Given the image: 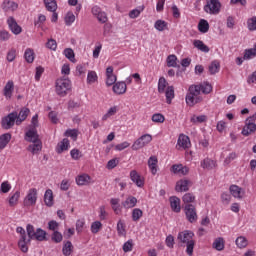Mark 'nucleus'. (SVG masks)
<instances>
[{"instance_id":"49530a36","label":"nucleus","mask_w":256,"mask_h":256,"mask_svg":"<svg viewBox=\"0 0 256 256\" xmlns=\"http://www.w3.org/2000/svg\"><path fill=\"white\" fill-rule=\"evenodd\" d=\"M101 229H103V224L101 223V221H94L90 226V230L93 235H97V233H99Z\"/></svg>"},{"instance_id":"bb28decb","label":"nucleus","mask_w":256,"mask_h":256,"mask_svg":"<svg viewBox=\"0 0 256 256\" xmlns=\"http://www.w3.org/2000/svg\"><path fill=\"white\" fill-rule=\"evenodd\" d=\"M137 206V198L135 196L129 195L123 202L122 207L124 209H133V207Z\"/></svg>"},{"instance_id":"774afa93","label":"nucleus","mask_w":256,"mask_h":256,"mask_svg":"<svg viewBox=\"0 0 256 256\" xmlns=\"http://www.w3.org/2000/svg\"><path fill=\"white\" fill-rule=\"evenodd\" d=\"M48 229L49 231H57V229H59V223L55 220H51L48 222Z\"/></svg>"},{"instance_id":"f8f14e48","label":"nucleus","mask_w":256,"mask_h":256,"mask_svg":"<svg viewBox=\"0 0 256 256\" xmlns=\"http://www.w3.org/2000/svg\"><path fill=\"white\" fill-rule=\"evenodd\" d=\"M92 15L96 17L99 21V23H107L109 21V18L107 17V13L103 10H101V7L99 6H94L92 7Z\"/></svg>"},{"instance_id":"ddd939ff","label":"nucleus","mask_w":256,"mask_h":256,"mask_svg":"<svg viewBox=\"0 0 256 256\" xmlns=\"http://www.w3.org/2000/svg\"><path fill=\"white\" fill-rule=\"evenodd\" d=\"M1 8L5 13H13L19 9V4L13 0H4L1 4Z\"/></svg>"},{"instance_id":"473e14b6","label":"nucleus","mask_w":256,"mask_h":256,"mask_svg":"<svg viewBox=\"0 0 256 256\" xmlns=\"http://www.w3.org/2000/svg\"><path fill=\"white\" fill-rule=\"evenodd\" d=\"M212 248L216 251H223L225 249V239L223 237H218L214 240Z\"/></svg>"},{"instance_id":"423d86ee","label":"nucleus","mask_w":256,"mask_h":256,"mask_svg":"<svg viewBox=\"0 0 256 256\" xmlns=\"http://www.w3.org/2000/svg\"><path fill=\"white\" fill-rule=\"evenodd\" d=\"M256 113L250 116L249 118L246 119L245 125L242 128V135L244 137H249V135H253L256 131Z\"/></svg>"},{"instance_id":"f257e3e1","label":"nucleus","mask_w":256,"mask_h":256,"mask_svg":"<svg viewBox=\"0 0 256 256\" xmlns=\"http://www.w3.org/2000/svg\"><path fill=\"white\" fill-rule=\"evenodd\" d=\"M211 91H213V86H211L209 82H204L199 85H191L186 95L187 105H189V107H193V105L201 103V101H203V98L201 97V92L204 93V95H209Z\"/></svg>"},{"instance_id":"4d7b16f0","label":"nucleus","mask_w":256,"mask_h":256,"mask_svg":"<svg viewBox=\"0 0 256 256\" xmlns=\"http://www.w3.org/2000/svg\"><path fill=\"white\" fill-rule=\"evenodd\" d=\"M247 29L250 31H256V16H253L247 20Z\"/></svg>"},{"instance_id":"58836bf2","label":"nucleus","mask_w":256,"mask_h":256,"mask_svg":"<svg viewBox=\"0 0 256 256\" xmlns=\"http://www.w3.org/2000/svg\"><path fill=\"white\" fill-rule=\"evenodd\" d=\"M73 243L71 241H66L63 244L62 253L64 256H70L73 253Z\"/></svg>"},{"instance_id":"f3484780","label":"nucleus","mask_w":256,"mask_h":256,"mask_svg":"<svg viewBox=\"0 0 256 256\" xmlns=\"http://www.w3.org/2000/svg\"><path fill=\"white\" fill-rule=\"evenodd\" d=\"M115 83H117V75L113 73V66H109L106 68V85L107 87H111Z\"/></svg>"},{"instance_id":"f704fd0d","label":"nucleus","mask_w":256,"mask_h":256,"mask_svg":"<svg viewBox=\"0 0 256 256\" xmlns=\"http://www.w3.org/2000/svg\"><path fill=\"white\" fill-rule=\"evenodd\" d=\"M119 111V106H112L108 109L107 113L102 116V121H107V119H111V117L117 115Z\"/></svg>"},{"instance_id":"dca6fc26","label":"nucleus","mask_w":256,"mask_h":256,"mask_svg":"<svg viewBox=\"0 0 256 256\" xmlns=\"http://www.w3.org/2000/svg\"><path fill=\"white\" fill-rule=\"evenodd\" d=\"M229 191L235 199H243L245 197V189L239 187L238 185H231Z\"/></svg>"},{"instance_id":"603ef678","label":"nucleus","mask_w":256,"mask_h":256,"mask_svg":"<svg viewBox=\"0 0 256 256\" xmlns=\"http://www.w3.org/2000/svg\"><path fill=\"white\" fill-rule=\"evenodd\" d=\"M64 55L66 57V59H69V61H71L72 63H75V52L73 51V49L71 48H66L64 50Z\"/></svg>"},{"instance_id":"37998d69","label":"nucleus","mask_w":256,"mask_h":256,"mask_svg":"<svg viewBox=\"0 0 256 256\" xmlns=\"http://www.w3.org/2000/svg\"><path fill=\"white\" fill-rule=\"evenodd\" d=\"M24 59L27 63H33L35 61V51L31 48H27L24 53Z\"/></svg>"},{"instance_id":"9b49d317","label":"nucleus","mask_w":256,"mask_h":256,"mask_svg":"<svg viewBox=\"0 0 256 256\" xmlns=\"http://www.w3.org/2000/svg\"><path fill=\"white\" fill-rule=\"evenodd\" d=\"M193 185L191 180L187 178L180 179L176 182L175 191L178 193H183L189 191V188Z\"/></svg>"},{"instance_id":"6ab92c4d","label":"nucleus","mask_w":256,"mask_h":256,"mask_svg":"<svg viewBox=\"0 0 256 256\" xmlns=\"http://www.w3.org/2000/svg\"><path fill=\"white\" fill-rule=\"evenodd\" d=\"M148 168L153 175H157L159 169V159L157 156H150L148 159Z\"/></svg>"},{"instance_id":"de8ad7c7","label":"nucleus","mask_w":256,"mask_h":256,"mask_svg":"<svg viewBox=\"0 0 256 256\" xmlns=\"http://www.w3.org/2000/svg\"><path fill=\"white\" fill-rule=\"evenodd\" d=\"M65 137H71L73 141H77V137H79V130L77 129H68L64 133Z\"/></svg>"},{"instance_id":"6e6552de","label":"nucleus","mask_w":256,"mask_h":256,"mask_svg":"<svg viewBox=\"0 0 256 256\" xmlns=\"http://www.w3.org/2000/svg\"><path fill=\"white\" fill-rule=\"evenodd\" d=\"M37 188H30L24 198V207H35L37 205Z\"/></svg>"},{"instance_id":"2f4dec72","label":"nucleus","mask_w":256,"mask_h":256,"mask_svg":"<svg viewBox=\"0 0 256 256\" xmlns=\"http://www.w3.org/2000/svg\"><path fill=\"white\" fill-rule=\"evenodd\" d=\"M76 183L77 185H80V186L89 185V183H91V176L87 174H81L76 177Z\"/></svg>"},{"instance_id":"3c124183","label":"nucleus","mask_w":256,"mask_h":256,"mask_svg":"<svg viewBox=\"0 0 256 256\" xmlns=\"http://www.w3.org/2000/svg\"><path fill=\"white\" fill-rule=\"evenodd\" d=\"M18 247L22 253H27V251H29V247H27V238H20Z\"/></svg>"},{"instance_id":"e2e57ef3","label":"nucleus","mask_w":256,"mask_h":256,"mask_svg":"<svg viewBox=\"0 0 256 256\" xmlns=\"http://www.w3.org/2000/svg\"><path fill=\"white\" fill-rule=\"evenodd\" d=\"M9 191H11V184L9 181L2 182L0 186V193H9Z\"/></svg>"},{"instance_id":"ea45409f","label":"nucleus","mask_w":256,"mask_h":256,"mask_svg":"<svg viewBox=\"0 0 256 256\" xmlns=\"http://www.w3.org/2000/svg\"><path fill=\"white\" fill-rule=\"evenodd\" d=\"M201 167L203 169H215V167H217V162H215L214 160H211L209 158H205L201 162Z\"/></svg>"},{"instance_id":"a878e982","label":"nucleus","mask_w":256,"mask_h":256,"mask_svg":"<svg viewBox=\"0 0 256 256\" xmlns=\"http://www.w3.org/2000/svg\"><path fill=\"white\" fill-rule=\"evenodd\" d=\"M70 142L69 139L64 138L62 141H60L56 146V153L58 155H61V153H64V151H69Z\"/></svg>"},{"instance_id":"7ed1b4c3","label":"nucleus","mask_w":256,"mask_h":256,"mask_svg":"<svg viewBox=\"0 0 256 256\" xmlns=\"http://www.w3.org/2000/svg\"><path fill=\"white\" fill-rule=\"evenodd\" d=\"M158 93H165L166 103H168V105H171L173 99H175V88L169 86L165 77H160L158 80Z\"/></svg>"},{"instance_id":"72a5a7b5","label":"nucleus","mask_w":256,"mask_h":256,"mask_svg":"<svg viewBox=\"0 0 256 256\" xmlns=\"http://www.w3.org/2000/svg\"><path fill=\"white\" fill-rule=\"evenodd\" d=\"M99 81V76L97 75V72L90 70L87 74V85H93L94 83H97Z\"/></svg>"},{"instance_id":"0eeeda50","label":"nucleus","mask_w":256,"mask_h":256,"mask_svg":"<svg viewBox=\"0 0 256 256\" xmlns=\"http://www.w3.org/2000/svg\"><path fill=\"white\" fill-rule=\"evenodd\" d=\"M204 11L208 15H219L221 13V2L219 0H206Z\"/></svg>"},{"instance_id":"4468645a","label":"nucleus","mask_w":256,"mask_h":256,"mask_svg":"<svg viewBox=\"0 0 256 256\" xmlns=\"http://www.w3.org/2000/svg\"><path fill=\"white\" fill-rule=\"evenodd\" d=\"M25 141L28 143H37L41 142V139H39V134L37 133V129L30 128L26 133L24 137Z\"/></svg>"},{"instance_id":"a211bd4d","label":"nucleus","mask_w":256,"mask_h":256,"mask_svg":"<svg viewBox=\"0 0 256 256\" xmlns=\"http://www.w3.org/2000/svg\"><path fill=\"white\" fill-rule=\"evenodd\" d=\"M177 146L180 149H189L191 147V139L185 134H180L177 141Z\"/></svg>"},{"instance_id":"e433bc0d","label":"nucleus","mask_w":256,"mask_h":256,"mask_svg":"<svg viewBox=\"0 0 256 256\" xmlns=\"http://www.w3.org/2000/svg\"><path fill=\"white\" fill-rule=\"evenodd\" d=\"M208 69H209L210 75H215L216 73H219L221 69V63H219L218 60H214L209 65Z\"/></svg>"},{"instance_id":"b1692460","label":"nucleus","mask_w":256,"mask_h":256,"mask_svg":"<svg viewBox=\"0 0 256 256\" xmlns=\"http://www.w3.org/2000/svg\"><path fill=\"white\" fill-rule=\"evenodd\" d=\"M169 201L172 211H174V213H181V199L177 196H172Z\"/></svg>"},{"instance_id":"20e7f679","label":"nucleus","mask_w":256,"mask_h":256,"mask_svg":"<svg viewBox=\"0 0 256 256\" xmlns=\"http://www.w3.org/2000/svg\"><path fill=\"white\" fill-rule=\"evenodd\" d=\"M71 80L69 78H59L56 80V93L59 97H65L71 91Z\"/></svg>"},{"instance_id":"a19ab883","label":"nucleus","mask_w":256,"mask_h":256,"mask_svg":"<svg viewBox=\"0 0 256 256\" xmlns=\"http://www.w3.org/2000/svg\"><path fill=\"white\" fill-rule=\"evenodd\" d=\"M236 247H238V249H245V247H247L249 245V241L247 240V238L245 236H239L236 238Z\"/></svg>"},{"instance_id":"2eb2a0df","label":"nucleus","mask_w":256,"mask_h":256,"mask_svg":"<svg viewBox=\"0 0 256 256\" xmlns=\"http://www.w3.org/2000/svg\"><path fill=\"white\" fill-rule=\"evenodd\" d=\"M130 179L140 188L145 186V178L137 170L130 171Z\"/></svg>"},{"instance_id":"09e8293b","label":"nucleus","mask_w":256,"mask_h":256,"mask_svg":"<svg viewBox=\"0 0 256 256\" xmlns=\"http://www.w3.org/2000/svg\"><path fill=\"white\" fill-rule=\"evenodd\" d=\"M191 123H194V125H197V123H205L207 121V116L205 115H193L190 119Z\"/></svg>"},{"instance_id":"680f3d73","label":"nucleus","mask_w":256,"mask_h":256,"mask_svg":"<svg viewBox=\"0 0 256 256\" xmlns=\"http://www.w3.org/2000/svg\"><path fill=\"white\" fill-rule=\"evenodd\" d=\"M166 61L168 67H177V56L169 55Z\"/></svg>"},{"instance_id":"393cba45","label":"nucleus","mask_w":256,"mask_h":256,"mask_svg":"<svg viewBox=\"0 0 256 256\" xmlns=\"http://www.w3.org/2000/svg\"><path fill=\"white\" fill-rule=\"evenodd\" d=\"M31 113V110L29 108H22L19 113H17V118H16V125H21L23 121L29 117V114Z\"/></svg>"},{"instance_id":"052dcab7","label":"nucleus","mask_w":256,"mask_h":256,"mask_svg":"<svg viewBox=\"0 0 256 256\" xmlns=\"http://www.w3.org/2000/svg\"><path fill=\"white\" fill-rule=\"evenodd\" d=\"M51 239L54 243H61V241H63V234L59 231H55L52 233Z\"/></svg>"},{"instance_id":"c85d7f7f","label":"nucleus","mask_w":256,"mask_h":256,"mask_svg":"<svg viewBox=\"0 0 256 256\" xmlns=\"http://www.w3.org/2000/svg\"><path fill=\"white\" fill-rule=\"evenodd\" d=\"M44 203L47 207H53V190L47 189L44 194Z\"/></svg>"},{"instance_id":"cd10ccee","label":"nucleus","mask_w":256,"mask_h":256,"mask_svg":"<svg viewBox=\"0 0 256 256\" xmlns=\"http://www.w3.org/2000/svg\"><path fill=\"white\" fill-rule=\"evenodd\" d=\"M43 149V142H34L27 147V151L32 155H37Z\"/></svg>"},{"instance_id":"4c0bfd02","label":"nucleus","mask_w":256,"mask_h":256,"mask_svg":"<svg viewBox=\"0 0 256 256\" xmlns=\"http://www.w3.org/2000/svg\"><path fill=\"white\" fill-rule=\"evenodd\" d=\"M33 239H36V241H47V232L41 228H37Z\"/></svg>"},{"instance_id":"39448f33","label":"nucleus","mask_w":256,"mask_h":256,"mask_svg":"<svg viewBox=\"0 0 256 256\" xmlns=\"http://www.w3.org/2000/svg\"><path fill=\"white\" fill-rule=\"evenodd\" d=\"M15 125H17V111L9 113L1 119V127L6 131H9V129H13Z\"/></svg>"},{"instance_id":"5701e85b","label":"nucleus","mask_w":256,"mask_h":256,"mask_svg":"<svg viewBox=\"0 0 256 256\" xmlns=\"http://www.w3.org/2000/svg\"><path fill=\"white\" fill-rule=\"evenodd\" d=\"M112 89L116 95H125V93H127V83L116 82V83H114Z\"/></svg>"},{"instance_id":"864d4df0","label":"nucleus","mask_w":256,"mask_h":256,"mask_svg":"<svg viewBox=\"0 0 256 256\" xmlns=\"http://www.w3.org/2000/svg\"><path fill=\"white\" fill-rule=\"evenodd\" d=\"M17 58V50L15 48H12L8 51L6 59L9 63H13L15 59Z\"/></svg>"},{"instance_id":"9d476101","label":"nucleus","mask_w":256,"mask_h":256,"mask_svg":"<svg viewBox=\"0 0 256 256\" xmlns=\"http://www.w3.org/2000/svg\"><path fill=\"white\" fill-rule=\"evenodd\" d=\"M184 213L186 216L187 221L189 223H195L197 222L198 216H197V209L192 204H187L184 207Z\"/></svg>"},{"instance_id":"c9c22d12","label":"nucleus","mask_w":256,"mask_h":256,"mask_svg":"<svg viewBox=\"0 0 256 256\" xmlns=\"http://www.w3.org/2000/svg\"><path fill=\"white\" fill-rule=\"evenodd\" d=\"M117 234H118V237L127 236V229L125 226V222L123 220H119L117 223Z\"/></svg>"},{"instance_id":"412c9836","label":"nucleus","mask_w":256,"mask_h":256,"mask_svg":"<svg viewBox=\"0 0 256 256\" xmlns=\"http://www.w3.org/2000/svg\"><path fill=\"white\" fill-rule=\"evenodd\" d=\"M13 91H15V83L13 80H9L3 89V95L7 99H11L13 97Z\"/></svg>"},{"instance_id":"aec40b11","label":"nucleus","mask_w":256,"mask_h":256,"mask_svg":"<svg viewBox=\"0 0 256 256\" xmlns=\"http://www.w3.org/2000/svg\"><path fill=\"white\" fill-rule=\"evenodd\" d=\"M7 24L9 26L10 31H12V33H14V35H20V33L23 31L21 26H19V24H17V21H15V18H13V17L8 18Z\"/></svg>"},{"instance_id":"a18cd8bd","label":"nucleus","mask_w":256,"mask_h":256,"mask_svg":"<svg viewBox=\"0 0 256 256\" xmlns=\"http://www.w3.org/2000/svg\"><path fill=\"white\" fill-rule=\"evenodd\" d=\"M44 5L47 11H51L52 13L57 11V1L55 0H44Z\"/></svg>"},{"instance_id":"c756f323","label":"nucleus","mask_w":256,"mask_h":256,"mask_svg":"<svg viewBox=\"0 0 256 256\" xmlns=\"http://www.w3.org/2000/svg\"><path fill=\"white\" fill-rule=\"evenodd\" d=\"M11 142V133H5L0 136V151H3Z\"/></svg>"},{"instance_id":"13d9d810","label":"nucleus","mask_w":256,"mask_h":256,"mask_svg":"<svg viewBox=\"0 0 256 256\" xmlns=\"http://www.w3.org/2000/svg\"><path fill=\"white\" fill-rule=\"evenodd\" d=\"M75 23V14L68 12L65 17V24L69 27Z\"/></svg>"},{"instance_id":"1a4fd4ad","label":"nucleus","mask_w":256,"mask_h":256,"mask_svg":"<svg viewBox=\"0 0 256 256\" xmlns=\"http://www.w3.org/2000/svg\"><path fill=\"white\" fill-rule=\"evenodd\" d=\"M151 141H153L151 134H144L133 143L132 150L139 151V149H143L145 145H149Z\"/></svg>"},{"instance_id":"f03ea898","label":"nucleus","mask_w":256,"mask_h":256,"mask_svg":"<svg viewBox=\"0 0 256 256\" xmlns=\"http://www.w3.org/2000/svg\"><path fill=\"white\" fill-rule=\"evenodd\" d=\"M195 234L189 230H184L178 234V241L186 245V253L189 256L193 255V249H195V240H193Z\"/></svg>"},{"instance_id":"7c9ffc66","label":"nucleus","mask_w":256,"mask_h":256,"mask_svg":"<svg viewBox=\"0 0 256 256\" xmlns=\"http://www.w3.org/2000/svg\"><path fill=\"white\" fill-rule=\"evenodd\" d=\"M193 46L202 53H209L210 51L209 46H207L202 40H194Z\"/></svg>"},{"instance_id":"338daca9","label":"nucleus","mask_w":256,"mask_h":256,"mask_svg":"<svg viewBox=\"0 0 256 256\" xmlns=\"http://www.w3.org/2000/svg\"><path fill=\"white\" fill-rule=\"evenodd\" d=\"M123 251L124 253H129L133 251V240H128L127 242L124 243Z\"/></svg>"},{"instance_id":"8fccbe9b","label":"nucleus","mask_w":256,"mask_h":256,"mask_svg":"<svg viewBox=\"0 0 256 256\" xmlns=\"http://www.w3.org/2000/svg\"><path fill=\"white\" fill-rule=\"evenodd\" d=\"M183 203L185 205H189V203H194L195 202V195L193 193H186L182 197Z\"/></svg>"},{"instance_id":"6e6d98bb","label":"nucleus","mask_w":256,"mask_h":256,"mask_svg":"<svg viewBox=\"0 0 256 256\" xmlns=\"http://www.w3.org/2000/svg\"><path fill=\"white\" fill-rule=\"evenodd\" d=\"M154 27L157 31H165V29H167V22L164 20H157Z\"/></svg>"},{"instance_id":"0e129e2a","label":"nucleus","mask_w":256,"mask_h":256,"mask_svg":"<svg viewBox=\"0 0 256 256\" xmlns=\"http://www.w3.org/2000/svg\"><path fill=\"white\" fill-rule=\"evenodd\" d=\"M153 123H165V116L161 113H156L152 116Z\"/></svg>"},{"instance_id":"c03bdc74","label":"nucleus","mask_w":256,"mask_h":256,"mask_svg":"<svg viewBox=\"0 0 256 256\" xmlns=\"http://www.w3.org/2000/svg\"><path fill=\"white\" fill-rule=\"evenodd\" d=\"M198 31L200 33H208L209 32V22L205 19H201L198 23Z\"/></svg>"},{"instance_id":"5fc2aeb1","label":"nucleus","mask_w":256,"mask_h":256,"mask_svg":"<svg viewBox=\"0 0 256 256\" xmlns=\"http://www.w3.org/2000/svg\"><path fill=\"white\" fill-rule=\"evenodd\" d=\"M143 217V210L135 208L132 211V221H139Z\"/></svg>"},{"instance_id":"69168bd1","label":"nucleus","mask_w":256,"mask_h":256,"mask_svg":"<svg viewBox=\"0 0 256 256\" xmlns=\"http://www.w3.org/2000/svg\"><path fill=\"white\" fill-rule=\"evenodd\" d=\"M83 229H85V219H83V218L78 219L76 221V231H77V233L80 234L83 231Z\"/></svg>"},{"instance_id":"bf43d9fd","label":"nucleus","mask_w":256,"mask_h":256,"mask_svg":"<svg viewBox=\"0 0 256 256\" xmlns=\"http://www.w3.org/2000/svg\"><path fill=\"white\" fill-rule=\"evenodd\" d=\"M70 156L74 161H79V159L83 157V154L79 149L74 148L70 151Z\"/></svg>"},{"instance_id":"4be33fe9","label":"nucleus","mask_w":256,"mask_h":256,"mask_svg":"<svg viewBox=\"0 0 256 256\" xmlns=\"http://www.w3.org/2000/svg\"><path fill=\"white\" fill-rule=\"evenodd\" d=\"M172 173L176 175H188L189 174V167L183 166V164H174L171 167Z\"/></svg>"},{"instance_id":"79ce46f5","label":"nucleus","mask_w":256,"mask_h":256,"mask_svg":"<svg viewBox=\"0 0 256 256\" xmlns=\"http://www.w3.org/2000/svg\"><path fill=\"white\" fill-rule=\"evenodd\" d=\"M21 197V192L16 191L14 194H12L9 198V206L10 207H16V205L19 203V199Z\"/></svg>"}]
</instances>
